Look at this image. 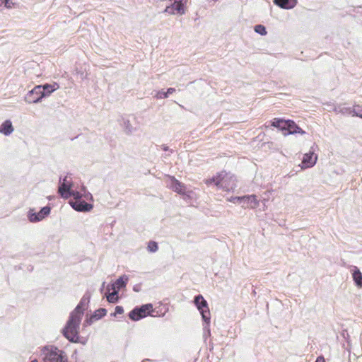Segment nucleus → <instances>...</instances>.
<instances>
[{"label":"nucleus","mask_w":362,"mask_h":362,"mask_svg":"<svg viewBox=\"0 0 362 362\" xmlns=\"http://www.w3.org/2000/svg\"><path fill=\"white\" fill-rule=\"evenodd\" d=\"M171 4L167 6L164 10L165 13L170 15H183L185 13L184 4L187 0H170Z\"/></svg>","instance_id":"obj_7"},{"label":"nucleus","mask_w":362,"mask_h":362,"mask_svg":"<svg viewBox=\"0 0 362 362\" xmlns=\"http://www.w3.org/2000/svg\"><path fill=\"white\" fill-rule=\"evenodd\" d=\"M241 204L243 208L255 209L259 205V201L257 196L254 194L243 196V201Z\"/></svg>","instance_id":"obj_11"},{"label":"nucleus","mask_w":362,"mask_h":362,"mask_svg":"<svg viewBox=\"0 0 362 362\" xmlns=\"http://www.w3.org/2000/svg\"><path fill=\"white\" fill-rule=\"evenodd\" d=\"M90 296L84 295L75 309L70 313L69 317L62 330L63 335L72 343L78 341L79 327L84 307L89 302Z\"/></svg>","instance_id":"obj_1"},{"label":"nucleus","mask_w":362,"mask_h":362,"mask_svg":"<svg viewBox=\"0 0 362 362\" xmlns=\"http://www.w3.org/2000/svg\"><path fill=\"white\" fill-rule=\"evenodd\" d=\"M158 243L155 241H150L148 245V250L151 252H155L158 250Z\"/></svg>","instance_id":"obj_25"},{"label":"nucleus","mask_w":362,"mask_h":362,"mask_svg":"<svg viewBox=\"0 0 362 362\" xmlns=\"http://www.w3.org/2000/svg\"><path fill=\"white\" fill-rule=\"evenodd\" d=\"M70 204L74 210L80 212H88L93 209V205L84 200L70 201Z\"/></svg>","instance_id":"obj_10"},{"label":"nucleus","mask_w":362,"mask_h":362,"mask_svg":"<svg viewBox=\"0 0 362 362\" xmlns=\"http://www.w3.org/2000/svg\"><path fill=\"white\" fill-rule=\"evenodd\" d=\"M352 112L354 116L362 118V109L358 105L356 106Z\"/></svg>","instance_id":"obj_26"},{"label":"nucleus","mask_w":362,"mask_h":362,"mask_svg":"<svg viewBox=\"0 0 362 362\" xmlns=\"http://www.w3.org/2000/svg\"><path fill=\"white\" fill-rule=\"evenodd\" d=\"M45 362H67V358L64 351L52 345L45 346L41 349Z\"/></svg>","instance_id":"obj_4"},{"label":"nucleus","mask_w":362,"mask_h":362,"mask_svg":"<svg viewBox=\"0 0 362 362\" xmlns=\"http://www.w3.org/2000/svg\"><path fill=\"white\" fill-rule=\"evenodd\" d=\"M254 30L257 33H258L261 35H265L267 33V30H266V28L264 25H260V24L256 25L254 28Z\"/></svg>","instance_id":"obj_23"},{"label":"nucleus","mask_w":362,"mask_h":362,"mask_svg":"<svg viewBox=\"0 0 362 362\" xmlns=\"http://www.w3.org/2000/svg\"><path fill=\"white\" fill-rule=\"evenodd\" d=\"M107 314L105 308H99L95 311L94 314L91 316V319L100 320Z\"/></svg>","instance_id":"obj_21"},{"label":"nucleus","mask_w":362,"mask_h":362,"mask_svg":"<svg viewBox=\"0 0 362 362\" xmlns=\"http://www.w3.org/2000/svg\"><path fill=\"white\" fill-rule=\"evenodd\" d=\"M124 313V309L122 306L117 305L115 307V313L111 314L112 316H116L117 314H122Z\"/></svg>","instance_id":"obj_29"},{"label":"nucleus","mask_w":362,"mask_h":362,"mask_svg":"<svg viewBox=\"0 0 362 362\" xmlns=\"http://www.w3.org/2000/svg\"><path fill=\"white\" fill-rule=\"evenodd\" d=\"M4 4L5 6L7 7V8H10L11 7L10 1L9 0H5Z\"/></svg>","instance_id":"obj_33"},{"label":"nucleus","mask_w":362,"mask_h":362,"mask_svg":"<svg viewBox=\"0 0 362 362\" xmlns=\"http://www.w3.org/2000/svg\"><path fill=\"white\" fill-rule=\"evenodd\" d=\"M315 362H325V361L322 356H320L317 358V360Z\"/></svg>","instance_id":"obj_32"},{"label":"nucleus","mask_w":362,"mask_h":362,"mask_svg":"<svg viewBox=\"0 0 362 362\" xmlns=\"http://www.w3.org/2000/svg\"><path fill=\"white\" fill-rule=\"evenodd\" d=\"M4 1L5 0H0V7L2 6V4H4Z\"/></svg>","instance_id":"obj_36"},{"label":"nucleus","mask_w":362,"mask_h":362,"mask_svg":"<svg viewBox=\"0 0 362 362\" xmlns=\"http://www.w3.org/2000/svg\"><path fill=\"white\" fill-rule=\"evenodd\" d=\"M134 291L138 292L139 289L137 288V286H134Z\"/></svg>","instance_id":"obj_35"},{"label":"nucleus","mask_w":362,"mask_h":362,"mask_svg":"<svg viewBox=\"0 0 362 362\" xmlns=\"http://www.w3.org/2000/svg\"><path fill=\"white\" fill-rule=\"evenodd\" d=\"M286 122V124H285V129L283 132L284 135L294 134L297 133L300 134H305V132L299 127L293 121L288 119Z\"/></svg>","instance_id":"obj_9"},{"label":"nucleus","mask_w":362,"mask_h":362,"mask_svg":"<svg viewBox=\"0 0 362 362\" xmlns=\"http://www.w3.org/2000/svg\"><path fill=\"white\" fill-rule=\"evenodd\" d=\"M274 4L284 9L293 8L297 4V0H274Z\"/></svg>","instance_id":"obj_14"},{"label":"nucleus","mask_w":362,"mask_h":362,"mask_svg":"<svg viewBox=\"0 0 362 362\" xmlns=\"http://www.w3.org/2000/svg\"><path fill=\"white\" fill-rule=\"evenodd\" d=\"M194 303L200 312L203 321L206 323L204 329H206L208 334L210 335L209 324L211 315L206 300L201 294H199L194 297Z\"/></svg>","instance_id":"obj_5"},{"label":"nucleus","mask_w":362,"mask_h":362,"mask_svg":"<svg viewBox=\"0 0 362 362\" xmlns=\"http://www.w3.org/2000/svg\"><path fill=\"white\" fill-rule=\"evenodd\" d=\"M153 312V305L151 303L135 307L129 313V317L133 321H138L148 315H151Z\"/></svg>","instance_id":"obj_6"},{"label":"nucleus","mask_w":362,"mask_h":362,"mask_svg":"<svg viewBox=\"0 0 362 362\" xmlns=\"http://www.w3.org/2000/svg\"><path fill=\"white\" fill-rule=\"evenodd\" d=\"M128 281V277L126 275H123L120 276L119 279H117V281L107 286V290L110 291V289H117L119 290L122 288H124L127 284Z\"/></svg>","instance_id":"obj_13"},{"label":"nucleus","mask_w":362,"mask_h":362,"mask_svg":"<svg viewBox=\"0 0 362 362\" xmlns=\"http://www.w3.org/2000/svg\"><path fill=\"white\" fill-rule=\"evenodd\" d=\"M40 96V94H34V95L33 97L34 98H38Z\"/></svg>","instance_id":"obj_38"},{"label":"nucleus","mask_w":362,"mask_h":362,"mask_svg":"<svg viewBox=\"0 0 362 362\" xmlns=\"http://www.w3.org/2000/svg\"><path fill=\"white\" fill-rule=\"evenodd\" d=\"M170 187L174 192L179 194H185V187L184 185L175 177H171Z\"/></svg>","instance_id":"obj_15"},{"label":"nucleus","mask_w":362,"mask_h":362,"mask_svg":"<svg viewBox=\"0 0 362 362\" xmlns=\"http://www.w3.org/2000/svg\"><path fill=\"white\" fill-rule=\"evenodd\" d=\"M104 286H105V282L103 283L102 284V287L100 288V291H103V288H104Z\"/></svg>","instance_id":"obj_37"},{"label":"nucleus","mask_w":362,"mask_h":362,"mask_svg":"<svg viewBox=\"0 0 362 362\" xmlns=\"http://www.w3.org/2000/svg\"><path fill=\"white\" fill-rule=\"evenodd\" d=\"M69 174L66 175L63 181L61 182L62 178L59 179V185L58 187V192L61 195L62 197L64 199H68L71 197V191L73 187V182L71 181V178L68 180L69 177Z\"/></svg>","instance_id":"obj_8"},{"label":"nucleus","mask_w":362,"mask_h":362,"mask_svg":"<svg viewBox=\"0 0 362 362\" xmlns=\"http://www.w3.org/2000/svg\"><path fill=\"white\" fill-rule=\"evenodd\" d=\"M13 132L12 122L7 119L4 121L0 126V132L5 136L10 135Z\"/></svg>","instance_id":"obj_16"},{"label":"nucleus","mask_w":362,"mask_h":362,"mask_svg":"<svg viewBox=\"0 0 362 362\" xmlns=\"http://www.w3.org/2000/svg\"><path fill=\"white\" fill-rule=\"evenodd\" d=\"M168 97V96L167 92H164L163 90L158 91L156 94L157 98L163 99V98H167Z\"/></svg>","instance_id":"obj_30"},{"label":"nucleus","mask_w":362,"mask_h":362,"mask_svg":"<svg viewBox=\"0 0 362 362\" xmlns=\"http://www.w3.org/2000/svg\"><path fill=\"white\" fill-rule=\"evenodd\" d=\"M71 197H73L74 199V201L77 200H82V194L76 191H71Z\"/></svg>","instance_id":"obj_27"},{"label":"nucleus","mask_w":362,"mask_h":362,"mask_svg":"<svg viewBox=\"0 0 362 362\" xmlns=\"http://www.w3.org/2000/svg\"><path fill=\"white\" fill-rule=\"evenodd\" d=\"M58 88L59 85L57 83H54L53 85L46 83L45 85L36 86L25 95V100L28 103H40L43 98L49 96Z\"/></svg>","instance_id":"obj_2"},{"label":"nucleus","mask_w":362,"mask_h":362,"mask_svg":"<svg viewBox=\"0 0 362 362\" xmlns=\"http://www.w3.org/2000/svg\"><path fill=\"white\" fill-rule=\"evenodd\" d=\"M28 218L30 222L35 223L42 220L40 212L35 213L33 210L28 211Z\"/></svg>","instance_id":"obj_20"},{"label":"nucleus","mask_w":362,"mask_h":362,"mask_svg":"<svg viewBox=\"0 0 362 362\" xmlns=\"http://www.w3.org/2000/svg\"><path fill=\"white\" fill-rule=\"evenodd\" d=\"M207 185L214 184L218 188L223 189L226 191L233 190L237 187L235 178L230 176L224 172L218 173L216 176L205 181Z\"/></svg>","instance_id":"obj_3"},{"label":"nucleus","mask_w":362,"mask_h":362,"mask_svg":"<svg viewBox=\"0 0 362 362\" xmlns=\"http://www.w3.org/2000/svg\"><path fill=\"white\" fill-rule=\"evenodd\" d=\"M175 91V89L173 88H168L167 90V94H168V96L170 95V94H172L173 93H174Z\"/></svg>","instance_id":"obj_31"},{"label":"nucleus","mask_w":362,"mask_h":362,"mask_svg":"<svg viewBox=\"0 0 362 362\" xmlns=\"http://www.w3.org/2000/svg\"><path fill=\"white\" fill-rule=\"evenodd\" d=\"M352 276L356 285L362 288V273L357 267H354Z\"/></svg>","instance_id":"obj_17"},{"label":"nucleus","mask_w":362,"mask_h":362,"mask_svg":"<svg viewBox=\"0 0 362 362\" xmlns=\"http://www.w3.org/2000/svg\"><path fill=\"white\" fill-rule=\"evenodd\" d=\"M230 202L233 203H239L242 204V202L243 201V197H232L230 199Z\"/></svg>","instance_id":"obj_28"},{"label":"nucleus","mask_w":362,"mask_h":362,"mask_svg":"<svg viewBox=\"0 0 362 362\" xmlns=\"http://www.w3.org/2000/svg\"><path fill=\"white\" fill-rule=\"evenodd\" d=\"M317 160V156L315 155L313 151L305 153L303 158V164L305 168H310L315 165Z\"/></svg>","instance_id":"obj_12"},{"label":"nucleus","mask_w":362,"mask_h":362,"mask_svg":"<svg viewBox=\"0 0 362 362\" xmlns=\"http://www.w3.org/2000/svg\"><path fill=\"white\" fill-rule=\"evenodd\" d=\"M162 149L165 151H169V147L165 146V145H163L162 146Z\"/></svg>","instance_id":"obj_34"},{"label":"nucleus","mask_w":362,"mask_h":362,"mask_svg":"<svg viewBox=\"0 0 362 362\" xmlns=\"http://www.w3.org/2000/svg\"><path fill=\"white\" fill-rule=\"evenodd\" d=\"M122 122H123V127L124 128V131L127 134H132L134 129H133V127L132 126L131 123H130V121L129 119H124L123 118L122 119Z\"/></svg>","instance_id":"obj_22"},{"label":"nucleus","mask_w":362,"mask_h":362,"mask_svg":"<svg viewBox=\"0 0 362 362\" xmlns=\"http://www.w3.org/2000/svg\"><path fill=\"white\" fill-rule=\"evenodd\" d=\"M286 120L280 119V118H274L272 121V126L279 129V130L284 132L285 129V124H286Z\"/></svg>","instance_id":"obj_18"},{"label":"nucleus","mask_w":362,"mask_h":362,"mask_svg":"<svg viewBox=\"0 0 362 362\" xmlns=\"http://www.w3.org/2000/svg\"><path fill=\"white\" fill-rule=\"evenodd\" d=\"M113 291L112 293H110L108 291V293L106 295L107 300L109 303H115L118 301V293L119 291L117 289H112Z\"/></svg>","instance_id":"obj_19"},{"label":"nucleus","mask_w":362,"mask_h":362,"mask_svg":"<svg viewBox=\"0 0 362 362\" xmlns=\"http://www.w3.org/2000/svg\"><path fill=\"white\" fill-rule=\"evenodd\" d=\"M50 211L51 208L48 206H46L42 207L39 212L41 215L42 218L43 219L50 214Z\"/></svg>","instance_id":"obj_24"},{"label":"nucleus","mask_w":362,"mask_h":362,"mask_svg":"<svg viewBox=\"0 0 362 362\" xmlns=\"http://www.w3.org/2000/svg\"><path fill=\"white\" fill-rule=\"evenodd\" d=\"M31 362H37V361L36 359H34Z\"/></svg>","instance_id":"obj_39"}]
</instances>
